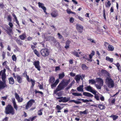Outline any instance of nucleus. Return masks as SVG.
Listing matches in <instances>:
<instances>
[{"instance_id": "423d86ee", "label": "nucleus", "mask_w": 121, "mask_h": 121, "mask_svg": "<svg viewBox=\"0 0 121 121\" xmlns=\"http://www.w3.org/2000/svg\"><path fill=\"white\" fill-rule=\"evenodd\" d=\"M40 62L39 61H35L33 62V65H34L35 68L39 71L40 70V67L39 65Z\"/></svg>"}, {"instance_id": "c756f323", "label": "nucleus", "mask_w": 121, "mask_h": 121, "mask_svg": "<svg viewBox=\"0 0 121 121\" xmlns=\"http://www.w3.org/2000/svg\"><path fill=\"white\" fill-rule=\"evenodd\" d=\"M72 54L77 57H79L78 53L75 50H74L73 52H72Z\"/></svg>"}, {"instance_id": "393cba45", "label": "nucleus", "mask_w": 121, "mask_h": 121, "mask_svg": "<svg viewBox=\"0 0 121 121\" xmlns=\"http://www.w3.org/2000/svg\"><path fill=\"white\" fill-rule=\"evenodd\" d=\"M83 85H80L79 87L77 88V90L78 91L83 92Z\"/></svg>"}, {"instance_id": "bb28decb", "label": "nucleus", "mask_w": 121, "mask_h": 121, "mask_svg": "<svg viewBox=\"0 0 121 121\" xmlns=\"http://www.w3.org/2000/svg\"><path fill=\"white\" fill-rule=\"evenodd\" d=\"M70 43V41L69 40H67L66 41L65 44V48L66 49L68 48L69 47V44Z\"/></svg>"}, {"instance_id": "412c9836", "label": "nucleus", "mask_w": 121, "mask_h": 121, "mask_svg": "<svg viewBox=\"0 0 121 121\" xmlns=\"http://www.w3.org/2000/svg\"><path fill=\"white\" fill-rule=\"evenodd\" d=\"M17 81L19 83H22V77L20 75H17Z\"/></svg>"}, {"instance_id": "f704fd0d", "label": "nucleus", "mask_w": 121, "mask_h": 121, "mask_svg": "<svg viewBox=\"0 0 121 121\" xmlns=\"http://www.w3.org/2000/svg\"><path fill=\"white\" fill-rule=\"evenodd\" d=\"M108 48L110 51H112L114 49V48L113 46L111 45H109L108 46Z\"/></svg>"}, {"instance_id": "13d9d810", "label": "nucleus", "mask_w": 121, "mask_h": 121, "mask_svg": "<svg viewBox=\"0 0 121 121\" xmlns=\"http://www.w3.org/2000/svg\"><path fill=\"white\" fill-rule=\"evenodd\" d=\"M35 94H37V93H39L40 94H41V95H42L43 94V93L40 91H38L36 90H35Z\"/></svg>"}, {"instance_id": "b1692460", "label": "nucleus", "mask_w": 121, "mask_h": 121, "mask_svg": "<svg viewBox=\"0 0 121 121\" xmlns=\"http://www.w3.org/2000/svg\"><path fill=\"white\" fill-rule=\"evenodd\" d=\"M55 81V78L51 76L50 77L49 80V83H53Z\"/></svg>"}, {"instance_id": "052dcab7", "label": "nucleus", "mask_w": 121, "mask_h": 121, "mask_svg": "<svg viewBox=\"0 0 121 121\" xmlns=\"http://www.w3.org/2000/svg\"><path fill=\"white\" fill-rule=\"evenodd\" d=\"M9 25L10 26V27L11 28H13V25L12 23L10 22L9 24Z\"/></svg>"}, {"instance_id": "2eb2a0df", "label": "nucleus", "mask_w": 121, "mask_h": 121, "mask_svg": "<svg viewBox=\"0 0 121 121\" xmlns=\"http://www.w3.org/2000/svg\"><path fill=\"white\" fill-rule=\"evenodd\" d=\"M81 78V76L80 75H78L76 76L74 79L77 83H78Z\"/></svg>"}, {"instance_id": "69168bd1", "label": "nucleus", "mask_w": 121, "mask_h": 121, "mask_svg": "<svg viewBox=\"0 0 121 121\" xmlns=\"http://www.w3.org/2000/svg\"><path fill=\"white\" fill-rule=\"evenodd\" d=\"M60 70V67L59 66H56L55 67V71H57Z\"/></svg>"}, {"instance_id": "0e129e2a", "label": "nucleus", "mask_w": 121, "mask_h": 121, "mask_svg": "<svg viewBox=\"0 0 121 121\" xmlns=\"http://www.w3.org/2000/svg\"><path fill=\"white\" fill-rule=\"evenodd\" d=\"M36 116H35L33 117L32 118L31 117H30V120H31V121H33V120H35V119L36 118Z\"/></svg>"}, {"instance_id": "c03bdc74", "label": "nucleus", "mask_w": 121, "mask_h": 121, "mask_svg": "<svg viewBox=\"0 0 121 121\" xmlns=\"http://www.w3.org/2000/svg\"><path fill=\"white\" fill-rule=\"evenodd\" d=\"M95 86L97 89H100L101 88V86H101L100 85H98V84H96L95 85Z\"/></svg>"}, {"instance_id": "9b49d317", "label": "nucleus", "mask_w": 121, "mask_h": 121, "mask_svg": "<svg viewBox=\"0 0 121 121\" xmlns=\"http://www.w3.org/2000/svg\"><path fill=\"white\" fill-rule=\"evenodd\" d=\"M96 80L101 86H103L104 84V81L102 78H97Z\"/></svg>"}, {"instance_id": "dca6fc26", "label": "nucleus", "mask_w": 121, "mask_h": 121, "mask_svg": "<svg viewBox=\"0 0 121 121\" xmlns=\"http://www.w3.org/2000/svg\"><path fill=\"white\" fill-rule=\"evenodd\" d=\"M7 30H6V31H7V33L9 35H10V33L12 32V29L11 28L8 26L7 27Z\"/></svg>"}, {"instance_id": "cd10ccee", "label": "nucleus", "mask_w": 121, "mask_h": 121, "mask_svg": "<svg viewBox=\"0 0 121 121\" xmlns=\"http://www.w3.org/2000/svg\"><path fill=\"white\" fill-rule=\"evenodd\" d=\"M26 35L25 34H23L22 35H19V37L22 40L25 39L26 37Z\"/></svg>"}, {"instance_id": "ddd939ff", "label": "nucleus", "mask_w": 121, "mask_h": 121, "mask_svg": "<svg viewBox=\"0 0 121 121\" xmlns=\"http://www.w3.org/2000/svg\"><path fill=\"white\" fill-rule=\"evenodd\" d=\"M52 16L54 17H56L58 15V12L56 11H53L51 13Z\"/></svg>"}, {"instance_id": "e433bc0d", "label": "nucleus", "mask_w": 121, "mask_h": 121, "mask_svg": "<svg viewBox=\"0 0 121 121\" xmlns=\"http://www.w3.org/2000/svg\"><path fill=\"white\" fill-rule=\"evenodd\" d=\"M89 83H91V84H94L95 83V81L94 80L91 79L89 80Z\"/></svg>"}, {"instance_id": "4468645a", "label": "nucleus", "mask_w": 121, "mask_h": 121, "mask_svg": "<svg viewBox=\"0 0 121 121\" xmlns=\"http://www.w3.org/2000/svg\"><path fill=\"white\" fill-rule=\"evenodd\" d=\"M70 82V80H66L65 81H63L62 82L61 84L64 87L66 86H67L68 84Z\"/></svg>"}, {"instance_id": "3c124183", "label": "nucleus", "mask_w": 121, "mask_h": 121, "mask_svg": "<svg viewBox=\"0 0 121 121\" xmlns=\"http://www.w3.org/2000/svg\"><path fill=\"white\" fill-rule=\"evenodd\" d=\"M42 109H40L38 111V114L39 115H41L42 114Z\"/></svg>"}, {"instance_id": "338daca9", "label": "nucleus", "mask_w": 121, "mask_h": 121, "mask_svg": "<svg viewBox=\"0 0 121 121\" xmlns=\"http://www.w3.org/2000/svg\"><path fill=\"white\" fill-rule=\"evenodd\" d=\"M62 94L61 92V91L60 92H59L57 93H56V95L59 96H60L61 95V94Z\"/></svg>"}, {"instance_id": "1a4fd4ad", "label": "nucleus", "mask_w": 121, "mask_h": 121, "mask_svg": "<svg viewBox=\"0 0 121 121\" xmlns=\"http://www.w3.org/2000/svg\"><path fill=\"white\" fill-rule=\"evenodd\" d=\"M76 25V29L78 30V32L82 33L83 28V26L79 24H77Z\"/></svg>"}, {"instance_id": "f8f14e48", "label": "nucleus", "mask_w": 121, "mask_h": 121, "mask_svg": "<svg viewBox=\"0 0 121 121\" xmlns=\"http://www.w3.org/2000/svg\"><path fill=\"white\" fill-rule=\"evenodd\" d=\"M6 71V69H4L3 71L2 72V81L4 82H6L5 79L6 78V75L5 72Z\"/></svg>"}, {"instance_id": "a211bd4d", "label": "nucleus", "mask_w": 121, "mask_h": 121, "mask_svg": "<svg viewBox=\"0 0 121 121\" xmlns=\"http://www.w3.org/2000/svg\"><path fill=\"white\" fill-rule=\"evenodd\" d=\"M83 95L89 97H92L93 96V95L90 93L87 92H83Z\"/></svg>"}, {"instance_id": "e2e57ef3", "label": "nucleus", "mask_w": 121, "mask_h": 121, "mask_svg": "<svg viewBox=\"0 0 121 121\" xmlns=\"http://www.w3.org/2000/svg\"><path fill=\"white\" fill-rule=\"evenodd\" d=\"M74 19L72 17H71L70 18L69 21L70 22L73 23L74 21Z\"/></svg>"}, {"instance_id": "774afa93", "label": "nucleus", "mask_w": 121, "mask_h": 121, "mask_svg": "<svg viewBox=\"0 0 121 121\" xmlns=\"http://www.w3.org/2000/svg\"><path fill=\"white\" fill-rule=\"evenodd\" d=\"M70 75L71 76L73 77L75 76V74L72 72H71L70 73Z\"/></svg>"}, {"instance_id": "5fc2aeb1", "label": "nucleus", "mask_w": 121, "mask_h": 121, "mask_svg": "<svg viewBox=\"0 0 121 121\" xmlns=\"http://www.w3.org/2000/svg\"><path fill=\"white\" fill-rule=\"evenodd\" d=\"M57 35H58V37L59 39H60L63 38V36L60 33H58Z\"/></svg>"}, {"instance_id": "37998d69", "label": "nucleus", "mask_w": 121, "mask_h": 121, "mask_svg": "<svg viewBox=\"0 0 121 121\" xmlns=\"http://www.w3.org/2000/svg\"><path fill=\"white\" fill-rule=\"evenodd\" d=\"M56 108L57 110H60L62 109L61 107L59 105H57L56 106Z\"/></svg>"}, {"instance_id": "680f3d73", "label": "nucleus", "mask_w": 121, "mask_h": 121, "mask_svg": "<svg viewBox=\"0 0 121 121\" xmlns=\"http://www.w3.org/2000/svg\"><path fill=\"white\" fill-rule=\"evenodd\" d=\"M57 99H60L59 100V101L60 102H62V97H58L57 98Z\"/></svg>"}, {"instance_id": "473e14b6", "label": "nucleus", "mask_w": 121, "mask_h": 121, "mask_svg": "<svg viewBox=\"0 0 121 121\" xmlns=\"http://www.w3.org/2000/svg\"><path fill=\"white\" fill-rule=\"evenodd\" d=\"M65 76L64 73L63 72L61 74H59V78L60 79H61L63 78Z\"/></svg>"}, {"instance_id": "39448f33", "label": "nucleus", "mask_w": 121, "mask_h": 121, "mask_svg": "<svg viewBox=\"0 0 121 121\" xmlns=\"http://www.w3.org/2000/svg\"><path fill=\"white\" fill-rule=\"evenodd\" d=\"M35 102V100L33 99H31L29 100L27 103L26 107V109H28L30 107L33 103Z\"/></svg>"}, {"instance_id": "7c9ffc66", "label": "nucleus", "mask_w": 121, "mask_h": 121, "mask_svg": "<svg viewBox=\"0 0 121 121\" xmlns=\"http://www.w3.org/2000/svg\"><path fill=\"white\" fill-rule=\"evenodd\" d=\"M99 108L101 110H103L105 108V106L103 105L100 104L98 105Z\"/></svg>"}, {"instance_id": "aec40b11", "label": "nucleus", "mask_w": 121, "mask_h": 121, "mask_svg": "<svg viewBox=\"0 0 121 121\" xmlns=\"http://www.w3.org/2000/svg\"><path fill=\"white\" fill-rule=\"evenodd\" d=\"M62 98V102H68L69 100L70 99V97H69L68 98H67L65 97H61Z\"/></svg>"}, {"instance_id": "c9c22d12", "label": "nucleus", "mask_w": 121, "mask_h": 121, "mask_svg": "<svg viewBox=\"0 0 121 121\" xmlns=\"http://www.w3.org/2000/svg\"><path fill=\"white\" fill-rule=\"evenodd\" d=\"M106 60L112 62L113 61V59L112 58H110L108 56H107L106 57Z\"/></svg>"}, {"instance_id": "a18cd8bd", "label": "nucleus", "mask_w": 121, "mask_h": 121, "mask_svg": "<svg viewBox=\"0 0 121 121\" xmlns=\"http://www.w3.org/2000/svg\"><path fill=\"white\" fill-rule=\"evenodd\" d=\"M87 39L88 40H90L93 43H96L95 41L92 39H91L90 38H88Z\"/></svg>"}, {"instance_id": "6ab92c4d", "label": "nucleus", "mask_w": 121, "mask_h": 121, "mask_svg": "<svg viewBox=\"0 0 121 121\" xmlns=\"http://www.w3.org/2000/svg\"><path fill=\"white\" fill-rule=\"evenodd\" d=\"M95 92V93L93 94L95 95L94 98L97 100H99V98L100 95H100V94L98 93L97 94H96V93L97 92V91H96Z\"/></svg>"}, {"instance_id": "20e7f679", "label": "nucleus", "mask_w": 121, "mask_h": 121, "mask_svg": "<svg viewBox=\"0 0 121 121\" xmlns=\"http://www.w3.org/2000/svg\"><path fill=\"white\" fill-rule=\"evenodd\" d=\"M45 39H46V40L47 41H53L54 43H56L57 44H59V43L56 41V39L54 38L53 37L48 36L47 37H45Z\"/></svg>"}, {"instance_id": "5701e85b", "label": "nucleus", "mask_w": 121, "mask_h": 121, "mask_svg": "<svg viewBox=\"0 0 121 121\" xmlns=\"http://www.w3.org/2000/svg\"><path fill=\"white\" fill-rule=\"evenodd\" d=\"M8 79L9 80V83L10 84L13 85L14 84V81L13 77H11L9 78Z\"/></svg>"}, {"instance_id": "9d476101", "label": "nucleus", "mask_w": 121, "mask_h": 121, "mask_svg": "<svg viewBox=\"0 0 121 121\" xmlns=\"http://www.w3.org/2000/svg\"><path fill=\"white\" fill-rule=\"evenodd\" d=\"M7 86L5 82H3L0 81V90L4 89L5 87L6 88Z\"/></svg>"}, {"instance_id": "f257e3e1", "label": "nucleus", "mask_w": 121, "mask_h": 121, "mask_svg": "<svg viewBox=\"0 0 121 121\" xmlns=\"http://www.w3.org/2000/svg\"><path fill=\"white\" fill-rule=\"evenodd\" d=\"M5 112L7 114H11L13 115L15 114L14 110L12 107L10 105H8L6 107Z\"/></svg>"}, {"instance_id": "a878e982", "label": "nucleus", "mask_w": 121, "mask_h": 121, "mask_svg": "<svg viewBox=\"0 0 121 121\" xmlns=\"http://www.w3.org/2000/svg\"><path fill=\"white\" fill-rule=\"evenodd\" d=\"M38 4L39 7H41L43 10L46 8L44 6V4H43L40 2H39L38 3Z\"/></svg>"}, {"instance_id": "72a5a7b5", "label": "nucleus", "mask_w": 121, "mask_h": 121, "mask_svg": "<svg viewBox=\"0 0 121 121\" xmlns=\"http://www.w3.org/2000/svg\"><path fill=\"white\" fill-rule=\"evenodd\" d=\"M16 41L17 43L20 45H21L22 44V42L21 40L17 39H16Z\"/></svg>"}, {"instance_id": "09e8293b", "label": "nucleus", "mask_w": 121, "mask_h": 121, "mask_svg": "<svg viewBox=\"0 0 121 121\" xmlns=\"http://www.w3.org/2000/svg\"><path fill=\"white\" fill-rule=\"evenodd\" d=\"M12 59L14 61H16L17 59V57L15 55H13L12 56Z\"/></svg>"}, {"instance_id": "ea45409f", "label": "nucleus", "mask_w": 121, "mask_h": 121, "mask_svg": "<svg viewBox=\"0 0 121 121\" xmlns=\"http://www.w3.org/2000/svg\"><path fill=\"white\" fill-rule=\"evenodd\" d=\"M111 117H112L113 118V120H115L116 119H117L118 117V116H116V115H113V116H110Z\"/></svg>"}, {"instance_id": "4c0bfd02", "label": "nucleus", "mask_w": 121, "mask_h": 121, "mask_svg": "<svg viewBox=\"0 0 121 121\" xmlns=\"http://www.w3.org/2000/svg\"><path fill=\"white\" fill-rule=\"evenodd\" d=\"M34 52L35 53L36 55L38 56L39 57L40 55L39 54V52L36 49H35L34 50Z\"/></svg>"}, {"instance_id": "49530a36", "label": "nucleus", "mask_w": 121, "mask_h": 121, "mask_svg": "<svg viewBox=\"0 0 121 121\" xmlns=\"http://www.w3.org/2000/svg\"><path fill=\"white\" fill-rule=\"evenodd\" d=\"M7 20L9 21L10 22H11L12 21L11 17L10 15H9L7 17Z\"/></svg>"}, {"instance_id": "f03ea898", "label": "nucleus", "mask_w": 121, "mask_h": 121, "mask_svg": "<svg viewBox=\"0 0 121 121\" xmlns=\"http://www.w3.org/2000/svg\"><path fill=\"white\" fill-rule=\"evenodd\" d=\"M105 83L108 87L112 88L113 87L114 83L110 77H107L105 79Z\"/></svg>"}, {"instance_id": "0eeeda50", "label": "nucleus", "mask_w": 121, "mask_h": 121, "mask_svg": "<svg viewBox=\"0 0 121 121\" xmlns=\"http://www.w3.org/2000/svg\"><path fill=\"white\" fill-rule=\"evenodd\" d=\"M15 97L18 103H21L23 101V99L22 97H20L17 93H15Z\"/></svg>"}, {"instance_id": "f3484780", "label": "nucleus", "mask_w": 121, "mask_h": 121, "mask_svg": "<svg viewBox=\"0 0 121 121\" xmlns=\"http://www.w3.org/2000/svg\"><path fill=\"white\" fill-rule=\"evenodd\" d=\"M59 82V80L58 79H57L54 83L51 85V87L52 88L55 87Z\"/></svg>"}, {"instance_id": "6e6552de", "label": "nucleus", "mask_w": 121, "mask_h": 121, "mask_svg": "<svg viewBox=\"0 0 121 121\" xmlns=\"http://www.w3.org/2000/svg\"><path fill=\"white\" fill-rule=\"evenodd\" d=\"M86 89L87 91L90 92L93 94H95L96 91L95 89H93L92 87L90 86L86 87Z\"/></svg>"}, {"instance_id": "58836bf2", "label": "nucleus", "mask_w": 121, "mask_h": 121, "mask_svg": "<svg viewBox=\"0 0 121 121\" xmlns=\"http://www.w3.org/2000/svg\"><path fill=\"white\" fill-rule=\"evenodd\" d=\"M72 94L75 96H79L82 95L81 94L78 93H72Z\"/></svg>"}, {"instance_id": "c85d7f7f", "label": "nucleus", "mask_w": 121, "mask_h": 121, "mask_svg": "<svg viewBox=\"0 0 121 121\" xmlns=\"http://www.w3.org/2000/svg\"><path fill=\"white\" fill-rule=\"evenodd\" d=\"M69 102H73L76 104H79L81 103V102L80 101H78L75 100H69Z\"/></svg>"}, {"instance_id": "603ef678", "label": "nucleus", "mask_w": 121, "mask_h": 121, "mask_svg": "<svg viewBox=\"0 0 121 121\" xmlns=\"http://www.w3.org/2000/svg\"><path fill=\"white\" fill-rule=\"evenodd\" d=\"M107 5H106V7H108L110 6L111 3H110V2L109 1H108L107 3Z\"/></svg>"}, {"instance_id": "79ce46f5", "label": "nucleus", "mask_w": 121, "mask_h": 121, "mask_svg": "<svg viewBox=\"0 0 121 121\" xmlns=\"http://www.w3.org/2000/svg\"><path fill=\"white\" fill-rule=\"evenodd\" d=\"M30 81L31 82V84L32 85L31 87H33L35 84V81L34 80H33L32 79H30Z\"/></svg>"}, {"instance_id": "6e6d98bb", "label": "nucleus", "mask_w": 121, "mask_h": 121, "mask_svg": "<svg viewBox=\"0 0 121 121\" xmlns=\"http://www.w3.org/2000/svg\"><path fill=\"white\" fill-rule=\"evenodd\" d=\"M14 107L16 110H17L18 108L16 104H13Z\"/></svg>"}, {"instance_id": "de8ad7c7", "label": "nucleus", "mask_w": 121, "mask_h": 121, "mask_svg": "<svg viewBox=\"0 0 121 121\" xmlns=\"http://www.w3.org/2000/svg\"><path fill=\"white\" fill-rule=\"evenodd\" d=\"M99 98H100V99L102 101H104V97L103 96L100 94V95H99Z\"/></svg>"}, {"instance_id": "4be33fe9", "label": "nucleus", "mask_w": 121, "mask_h": 121, "mask_svg": "<svg viewBox=\"0 0 121 121\" xmlns=\"http://www.w3.org/2000/svg\"><path fill=\"white\" fill-rule=\"evenodd\" d=\"M64 88V87L61 84L60 85H59L58 86L56 90V91H57L63 89Z\"/></svg>"}, {"instance_id": "bf43d9fd", "label": "nucleus", "mask_w": 121, "mask_h": 121, "mask_svg": "<svg viewBox=\"0 0 121 121\" xmlns=\"http://www.w3.org/2000/svg\"><path fill=\"white\" fill-rule=\"evenodd\" d=\"M102 72H104L105 73H107V75L108 76H109V75H110V74H109V73L108 72H107L106 71V70H102Z\"/></svg>"}, {"instance_id": "864d4df0", "label": "nucleus", "mask_w": 121, "mask_h": 121, "mask_svg": "<svg viewBox=\"0 0 121 121\" xmlns=\"http://www.w3.org/2000/svg\"><path fill=\"white\" fill-rule=\"evenodd\" d=\"M115 65L116 66H117V69L119 70V68H120V65L118 63H117L116 64H115Z\"/></svg>"}, {"instance_id": "4d7b16f0", "label": "nucleus", "mask_w": 121, "mask_h": 121, "mask_svg": "<svg viewBox=\"0 0 121 121\" xmlns=\"http://www.w3.org/2000/svg\"><path fill=\"white\" fill-rule=\"evenodd\" d=\"M5 53L4 52H3L2 53V56H3V59H4L5 57Z\"/></svg>"}, {"instance_id": "8fccbe9b", "label": "nucleus", "mask_w": 121, "mask_h": 121, "mask_svg": "<svg viewBox=\"0 0 121 121\" xmlns=\"http://www.w3.org/2000/svg\"><path fill=\"white\" fill-rule=\"evenodd\" d=\"M92 56L90 54L89 55V57L90 59H88V58H87L86 59L87 60H88L89 61H92L91 59L92 57Z\"/></svg>"}, {"instance_id": "7ed1b4c3", "label": "nucleus", "mask_w": 121, "mask_h": 121, "mask_svg": "<svg viewBox=\"0 0 121 121\" xmlns=\"http://www.w3.org/2000/svg\"><path fill=\"white\" fill-rule=\"evenodd\" d=\"M40 52L41 55L43 56H47L49 55L48 50L46 48L42 49L40 51Z\"/></svg>"}, {"instance_id": "a19ab883", "label": "nucleus", "mask_w": 121, "mask_h": 121, "mask_svg": "<svg viewBox=\"0 0 121 121\" xmlns=\"http://www.w3.org/2000/svg\"><path fill=\"white\" fill-rule=\"evenodd\" d=\"M82 67L83 69H86L87 68V67L86 65L84 64H82Z\"/></svg>"}, {"instance_id": "2f4dec72", "label": "nucleus", "mask_w": 121, "mask_h": 121, "mask_svg": "<svg viewBox=\"0 0 121 121\" xmlns=\"http://www.w3.org/2000/svg\"><path fill=\"white\" fill-rule=\"evenodd\" d=\"M79 113L81 115L82 114H86L88 113V110L86 109L83 112L80 111L79 112Z\"/></svg>"}]
</instances>
